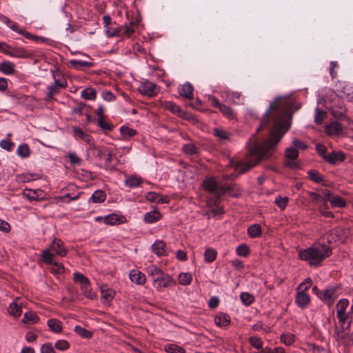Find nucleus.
I'll list each match as a JSON object with an SVG mask.
<instances>
[{"label": "nucleus", "mask_w": 353, "mask_h": 353, "mask_svg": "<svg viewBox=\"0 0 353 353\" xmlns=\"http://www.w3.org/2000/svg\"><path fill=\"white\" fill-rule=\"evenodd\" d=\"M299 104L289 97H277L270 103L269 109L256 129V132L266 127L270 117L274 121V125L270 132V137L261 143H255V134L252 135L250 143L249 153L244 162H240L237 168L240 173H245L255 166L261 160L270 158L276 150L285 132L290 126L293 113L299 109Z\"/></svg>", "instance_id": "nucleus-1"}, {"label": "nucleus", "mask_w": 353, "mask_h": 353, "mask_svg": "<svg viewBox=\"0 0 353 353\" xmlns=\"http://www.w3.org/2000/svg\"><path fill=\"white\" fill-rule=\"evenodd\" d=\"M332 254V247L322 237L310 247V266H320L321 262Z\"/></svg>", "instance_id": "nucleus-2"}, {"label": "nucleus", "mask_w": 353, "mask_h": 353, "mask_svg": "<svg viewBox=\"0 0 353 353\" xmlns=\"http://www.w3.org/2000/svg\"><path fill=\"white\" fill-rule=\"evenodd\" d=\"M146 272L148 276L152 278L153 283L156 285V288L159 291H161L163 288L168 287L173 282L170 276L154 265H149Z\"/></svg>", "instance_id": "nucleus-3"}, {"label": "nucleus", "mask_w": 353, "mask_h": 353, "mask_svg": "<svg viewBox=\"0 0 353 353\" xmlns=\"http://www.w3.org/2000/svg\"><path fill=\"white\" fill-rule=\"evenodd\" d=\"M350 231L345 228H336L324 234L322 240H325L328 245L332 244L339 245L343 243L347 239Z\"/></svg>", "instance_id": "nucleus-4"}, {"label": "nucleus", "mask_w": 353, "mask_h": 353, "mask_svg": "<svg viewBox=\"0 0 353 353\" xmlns=\"http://www.w3.org/2000/svg\"><path fill=\"white\" fill-rule=\"evenodd\" d=\"M332 194L328 190H325L323 192V195L310 192V196H312V199L317 202H323V204L326 205L327 201H330L332 207L343 208L345 206V201L341 196H333Z\"/></svg>", "instance_id": "nucleus-5"}, {"label": "nucleus", "mask_w": 353, "mask_h": 353, "mask_svg": "<svg viewBox=\"0 0 353 353\" xmlns=\"http://www.w3.org/2000/svg\"><path fill=\"white\" fill-rule=\"evenodd\" d=\"M316 150L319 156H321L323 160L330 164L335 165L338 162H343L345 159V154L342 152H334L326 154L327 147L321 143H316L315 145Z\"/></svg>", "instance_id": "nucleus-6"}, {"label": "nucleus", "mask_w": 353, "mask_h": 353, "mask_svg": "<svg viewBox=\"0 0 353 353\" xmlns=\"http://www.w3.org/2000/svg\"><path fill=\"white\" fill-rule=\"evenodd\" d=\"M350 325V322H348L346 327L341 325L340 327L336 326L334 329V338L339 346L342 345L345 348L353 344V336L347 330Z\"/></svg>", "instance_id": "nucleus-7"}, {"label": "nucleus", "mask_w": 353, "mask_h": 353, "mask_svg": "<svg viewBox=\"0 0 353 353\" xmlns=\"http://www.w3.org/2000/svg\"><path fill=\"white\" fill-rule=\"evenodd\" d=\"M308 283L309 278H307L296 289L295 303L301 308L305 307L309 303V294H307L309 286L307 285Z\"/></svg>", "instance_id": "nucleus-8"}, {"label": "nucleus", "mask_w": 353, "mask_h": 353, "mask_svg": "<svg viewBox=\"0 0 353 353\" xmlns=\"http://www.w3.org/2000/svg\"><path fill=\"white\" fill-rule=\"evenodd\" d=\"M92 154L99 160L105 161V166L110 168L112 163V151L106 147H94L92 148Z\"/></svg>", "instance_id": "nucleus-9"}, {"label": "nucleus", "mask_w": 353, "mask_h": 353, "mask_svg": "<svg viewBox=\"0 0 353 353\" xmlns=\"http://www.w3.org/2000/svg\"><path fill=\"white\" fill-rule=\"evenodd\" d=\"M138 90L141 94L149 97H154L158 93L156 84L149 81L142 82Z\"/></svg>", "instance_id": "nucleus-10"}, {"label": "nucleus", "mask_w": 353, "mask_h": 353, "mask_svg": "<svg viewBox=\"0 0 353 353\" xmlns=\"http://www.w3.org/2000/svg\"><path fill=\"white\" fill-rule=\"evenodd\" d=\"M202 186L204 190L214 194L215 195V198H216V194L219 191V186L214 178L211 177L205 179L202 183Z\"/></svg>", "instance_id": "nucleus-11"}, {"label": "nucleus", "mask_w": 353, "mask_h": 353, "mask_svg": "<svg viewBox=\"0 0 353 353\" xmlns=\"http://www.w3.org/2000/svg\"><path fill=\"white\" fill-rule=\"evenodd\" d=\"M317 296L329 305H332L337 298L336 290L334 288L321 292L320 294H317Z\"/></svg>", "instance_id": "nucleus-12"}, {"label": "nucleus", "mask_w": 353, "mask_h": 353, "mask_svg": "<svg viewBox=\"0 0 353 353\" xmlns=\"http://www.w3.org/2000/svg\"><path fill=\"white\" fill-rule=\"evenodd\" d=\"M325 132L331 137L339 136L343 133V127L339 122L334 121L326 125Z\"/></svg>", "instance_id": "nucleus-13"}, {"label": "nucleus", "mask_w": 353, "mask_h": 353, "mask_svg": "<svg viewBox=\"0 0 353 353\" xmlns=\"http://www.w3.org/2000/svg\"><path fill=\"white\" fill-rule=\"evenodd\" d=\"M63 241L59 239H54L50 245V251L55 252L57 255L65 256L67 254V250L63 247Z\"/></svg>", "instance_id": "nucleus-14"}, {"label": "nucleus", "mask_w": 353, "mask_h": 353, "mask_svg": "<svg viewBox=\"0 0 353 353\" xmlns=\"http://www.w3.org/2000/svg\"><path fill=\"white\" fill-rule=\"evenodd\" d=\"M7 54L12 57L25 59L31 58L33 56L32 52L27 51L23 48H12L10 52H7Z\"/></svg>", "instance_id": "nucleus-15"}, {"label": "nucleus", "mask_w": 353, "mask_h": 353, "mask_svg": "<svg viewBox=\"0 0 353 353\" xmlns=\"http://www.w3.org/2000/svg\"><path fill=\"white\" fill-rule=\"evenodd\" d=\"M132 282L137 285H143L146 281L145 274L138 270H132L129 274Z\"/></svg>", "instance_id": "nucleus-16"}, {"label": "nucleus", "mask_w": 353, "mask_h": 353, "mask_svg": "<svg viewBox=\"0 0 353 353\" xmlns=\"http://www.w3.org/2000/svg\"><path fill=\"white\" fill-rule=\"evenodd\" d=\"M193 90L194 88L191 83L187 82L182 85L179 88V93L181 97H183L188 99H193Z\"/></svg>", "instance_id": "nucleus-17"}, {"label": "nucleus", "mask_w": 353, "mask_h": 353, "mask_svg": "<svg viewBox=\"0 0 353 353\" xmlns=\"http://www.w3.org/2000/svg\"><path fill=\"white\" fill-rule=\"evenodd\" d=\"M71 66L77 70H83L84 68H90L94 65L92 61L72 59L70 61Z\"/></svg>", "instance_id": "nucleus-18"}, {"label": "nucleus", "mask_w": 353, "mask_h": 353, "mask_svg": "<svg viewBox=\"0 0 353 353\" xmlns=\"http://www.w3.org/2000/svg\"><path fill=\"white\" fill-rule=\"evenodd\" d=\"M73 134L76 139H79L86 142L87 143H90L92 141V137L90 134L85 132L82 129L78 127H73Z\"/></svg>", "instance_id": "nucleus-19"}, {"label": "nucleus", "mask_w": 353, "mask_h": 353, "mask_svg": "<svg viewBox=\"0 0 353 353\" xmlns=\"http://www.w3.org/2000/svg\"><path fill=\"white\" fill-rule=\"evenodd\" d=\"M15 65L11 61H3L0 63V72L5 74H14L16 73Z\"/></svg>", "instance_id": "nucleus-20"}, {"label": "nucleus", "mask_w": 353, "mask_h": 353, "mask_svg": "<svg viewBox=\"0 0 353 353\" xmlns=\"http://www.w3.org/2000/svg\"><path fill=\"white\" fill-rule=\"evenodd\" d=\"M161 218V214L158 210H152L144 216V221L148 223H153Z\"/></svg>", "instance_id": "nucleus-21"}, {"label": "nucleus", "mask_w": 353, "mask_h": 353, "mask_svg": "<svg viewBox=\"0 0 353 353\" xmlns=\"http://www.w3.org/2000/svg\"><path fill=\"white\" fill-rule=\"evenodd\" d=\"M233 186L232 185H225V186H220L219 191L216 194V198L214 199L213 204L214 205L219 207V203L221 201V196L225 193V192H230L232 191Z\"/></svg>", "instance_id": "nucleus-22"}, {"label": "nucleus", "mask_w": 353, "mask_h": 353, "mask_svg": "<svg viewBox=\"0 0 353 353\" xmlns=\"http://www.w3.org/2000/svg\"><path fill=\"white\" fill-rule=\"evenodd\" d=\"M39 321V317L32 311L26 312L22 319V322L25 324H33L37 323Z\"/></svg>", "instance_id": "nucleus-23"}, {"label": "nucleus", "mask_w": 353, "mask_h": 353, "mask_svg": "<svg viewBox=\"0 0 353 353\" xmlns=\"http://www.w3.org/2000/svg\"><path fill=\"white\" fill-rule=\"evenodd\" d=\"M161 105L164 109L170 111L173 114L181 112V109L175 103L170 101H164L161 103Z\"/></svg>", "instance_id": "nucleus-24"}, {"label": "nucleus", "mask_w": 353, "mask_h": 353, "mask_svg": "<svg viewBox=\"0 0 353 353\" xmlns=\"http://www.w3.org/2000/svg\"><path fill=\"white\" fill-rule=\"evenodd\" d=\"M47 324L53 332L59 333L62 331V323L58 319H50L48 321Z\"/></svg>", "instance_id": "nucleus-25"}, {"label": "nucleus", "mask_w": 353, "mask_h": 353, "mask_svg": "<svg viewBox=\"0 0 353 353\" xmlns=\"http://www.w3.org/2000/svg\"><path fill=\"white\" fill-rule=\"evenodd\" d=\"M106 194L101 190H97L92 194L90 200L94 203H101L105 201Z\"/></svg>", "instance_id": "nucleus-26"}, {"label": "nucleus", "mask_w": 353, "mask_h": 353, "mask_svg": "<svg viewBox=\"0 0 353 353\" xmlns=\"http://www.w3.org/2000/svg\"><path fill=\"white\" fill-rule=\"evenodd\" d=\"M101 299L103 303H109L112 300L114 296L115 292L110 288H105V287H102L101 289Z\"/></svg>", "instance_id": "nucleus-27"}, {"label": "nucleus", "mask_w": 353, "mask_h": 353, "mask_svg": "<svg viewBox=\"0 0 353 353\" xmlns=\"http://www.w3.org/2000/svg\"><path fill=\"white\" fill-rule=\"evenodd\" d=\"M8 311L10 315L17 318L21 315L22 307L16 301H14L10 304Z\"/></svg>", "instance_id": "nucleus-28"}, {"label": "nucleus", "mask_w": 353, "mask_h": 353, "mask_svg": "<svg viewBox=\"0 0 353 353\" xmlns=\"http://www.w3.org/2000/svg\"><path fill=\"white\" fill-rule=\"evenodd\" d=\"M214 321L216 325L219 327H225L230 322V316L225 314H219L215 316Z\"/></svg>", "instance_id": "nucleus-29"}, {"label": "nucleus", "mask_w": 353, "mask_h": 353, "mask_svg": "<svg viewBox=\"0 0 353 353\" xmlns=\"http://www.w3.org/2000/svg\"><path fill=\"white\" fill-rule=\"evenodd\" d=\"M142 179L137 176H130L125 181V185L130 188H137L141 185L142 183Z\"/></svg>", "instance_id": "nucleus-30"}, {"label": "nucleus", "mask_w": 353, "mask_h": 353, "mask_svg": "<svg viewBox=\"0 0 353 353\" xmlns=\"http://www.w3.org/2000/svg\"><path fill=\"white\" fill-rule=\"evenodd\" d=\"M165 244L162 241H157L152 245V251L157 256H163L165 254Z\"/></svg>", "instance_id": "nucleus-31"}, {"label": "nucleus", "mask_w": 353, "mask_h": 353, "mask_svg": "<svg viewBox=\"0 0 353 353\" xmlns=\"http://www.w3.org/2000/svg\"><path fill=\"white\" fill-rule=\"evenodd\" d=\"M103 21L104 26L105 28V32H106V34L108 35V37H112L116 36L118 34V31L114 30H112L109 28V25L111 23V17L109 15H104L103 17Z\"/></svg>", "instance_id": "nucleus-32"}, {"label": "nucleus", "mask_w": 353, "mask_h": 353, "mask_svg": "<svg viewBox=\"0 0 353 353\" xmlns=\"http://www.w3.org/2000/svg\"><path fill=\"white\" fill-rule=\"evenodd\" d=\"M261 233V227L259 224H253L248 228V234L251 238L259 237Z\"/></svg>", "instance_id": "nucleus-33"}, {"label": "nucleus", "mask_w": 353, "mask_h": 353, "mask_svg": "<svg viewBox=\"0 0 353 353\" xmlns=\"http://www.w3.org/2000/svg\"><path fill=\"white\" fill-rule=\"evenodd\" d=\"M213 134L221 141L228 140L231 137V133L222 128H214Z\"/></svg>", "instance_id": "nucleus-34"}, {"label": "nucleus", "mask_w": 353, "mask_h": 353, "mask_svg": "<svg viewBox=\"0 0 353 353\" xmlns=\"http://www.w3.org/2000/svg\"><path fill=\"white\" fill-rule=\"evenodd\" d=\"M61 88L52 84L47 88L46 99L48 101L54 100V97L59 93Z\"/></svg>", "instance_id": "nucleus-35"}, {"label": "nucleus", "mask_w": 353, "mask_h": 353, "mask_svg": "<svg viewBox=\"0 0 353 353\" xmlns=\"http://www.w3.org/2000/svg\"><path fill=\"white\" fill-rule=\"evenodd\" d=\"M17 154L21 158L29 157L30 150L28 145L27 143L19 145L17 149Z\"/></svg>", "instance_id": "nucleus-36"}, {"label": "nucleus", "mask_w": 353, "mask_h": 353, "mask_svg": "<svg viewBox=\"0 0 353 353\" xmlns=\"http://www.w3.org/2000/svg\"><path fill=\"white\" fill-rule=\"evenodd\" d=\"M81 290L83 291V294L90 299L92 298V292H91L90 288V282L88 279L85 280V281H83L82 283H79Z\"/></svg>", "instance_id": "nucleus-37"}, {"label": "nucleus", "mask_w": 353, "mask_h": 353, "mask_svg": "<svg viewBox=\"0 0 353 353\" xmlns=\"http://www.w3.org/2000/svg\"><path fill=\"white\" fill-rule=\"evenodd\" d=\"M327 117V113L323 110H321L320 108L316 109V113L314 116V122L320 125L321 124L324 119H326Z\"/></svg>", "instance_id": "nucleus-38"}, {"label": "nucleus", "mask_w": 353, "mask_h": 353, "mask_svg": "<svg viewBox=\"0 0 353 353\" xmlns=\"http://www.w3.org/2000/svg\"><path fill=\"white\" fill-rule=\"evenodd\" d=\"M97 92L94 88H88L81 91V97L87 100H92L96 98Z\"/></svg>", "instance_id": "nucleus-39"}, {"label": "nucleus", "mask_w": 353, "mask_h": 353, "mask_svg": "<svg viewBox=\"0 0 353 353\" xmlns=\"http://www.w3.org/2000/svg\"><path fill=\"white\" fill-rule=\"evenodd\" d=\"M74 332L77 334L85 339H90L92 336V332L86 330L85 328L80 325H76L74 327Z\"/></svg>", "instance_id": "nucleus-40"}, {"label": "nucleus", "mask_w": 353, "mask_h": 353, "mask_svg": "<svg viewBox=\"0 0 353 353\" xmlns=\"http://www.w3.org/2000/svg\"><path fill=\"white\" fill-rule=\"evenodd\" d=\"M54 255L50 253V249H46L42 252L41 257L43 263L51 265L53 263Z\"/></svg>", "instance_id": "nucleus-41"}, {"label": "nucleus", "mask_w": 353, "mask_h": 353, "mask_svg": "<svg viewBox=\"0 0 353 353\" xmlns=\"http://www.w3.org/2000/svg\"><path fill=\"white\" fill-rule=\"evenodd\" d=\"M120 132H121L122 137L124 139L131 138L137 134V132L135 130H134L132 128H130L129 127H127V126H122L120 128Z\"/></svg>", "instance_id": "nucleus-42"}, {"label": "nucleus", "mask_w": 353, "mask_h": 353, "mask_svg": "<svg viewBox=\"0 0 353 353\" xmlns=\"http://www.w3.org/2000/svg\"><path fill=\"white\" fill-rule=\"evenodd\" d=\"M242 303L245 305H250L254 301V296L248 292H242L240 294Z\"/></svg>", "instance_id": "nucleus-43"}, {"label": "nucleus", "mask_w": 353, "mask_h": 353, "mask_svg": "<svg viewBox=\"0 0 353 353\" xmlns=\"http://www.w3.org/2000/svg\"><path fill=\"white\" fill-rule=\"evenodd\" d=\"M216 255L217 253L215 250L208 248L204 253L205 261L208 263H212L216 259Z\"/></svg>", "instance_id": "nucleus-44"}, {"label": "nucleus", "mask_w": 353, "mask_h": 353, "mask_svg": "<svg viewBox=\"0 0 353 353\" xmlns=\"http://www.w3.org/2000/svg\"><path fill=\"white\" fill-rule=\"evenodd\" d=\"M192 280V274L188 272L181 273L179 276V283L183 285H189L191 283Z\"/></svg>", "instance_id": "nucleus-45"}, {"label": "nucleus", "mask_w": 353, "mask_h": 353, "mask_svg": "<svg viewBox=\"0 0 353 353\" xmlns=\"http://www.w3.org/2000/svg\"><path fill=\"white\" fill-rule=\"evenodd\" d=\"M53 78H54V83L53 85L59 87V88H65L67 87V81L65 78H57V74L55 71H52Z\"/></svg>", "instance_id": "nucleus-46"}, {"label": "nucleus", "mask_w": 353, "mask_h": 353, "mask_svg": "<svg viewBox=\"0 0 353 353\" xmlns=\"http://www.w3.org/2000/svg\"><path fill=\"white\" fill-rule=\"evenodd\" d=\"M310 181H312L317 183H323L324 180V176L321 174H320L318 171L312 170L310 173Z\"/></svg>", "instance_id": "nucleus-47"}, {"label": "nucleus", "mask_w": 353, "mask_h": 353, "mask_svg": "<svg viewBox=\"0 0 353 353\" xmlns=\"http://www.w3.org/2000/svg\"><path fill=\"white\" fill-rule=\"evenodd\" d=\"M17 32L23 35L25 38L28 39L33 40L35 41L44 40L41 37L32 35L31 33L26 32V30L21 29L20 28H19Z\"/></svg>", "instance_id": "nucleus-48"}, {"label": "nucleus", "mask_w": 353, "mask_h": 353, "mask_svg": "<svg viewBox=\"0 0 353 353\" xmlns=\"http://www.w3.org/2000/svg\"><path fill=\"white\" fill-rule=\"evenodd\" d=\"M165 350L168 353H185V350L176 344H168L165 346Z\"/></svg>", "instance_id": "nucleus-49"}, {"label": "nucleus", "mask_w": 353, "mask_h": 353, "mask_svg": "<svg viewBox=\"0 0 353 353\" xmlns=\"http://www.w3.org/2000/svg\"><path fill=\"white\" fill-rule=\"evenodd\" d=\"M183 151L188 155H193L198 152L197 148L192 143L183 145Z\"/></svg>", "instance_id": "nucleus-50"}, {"label": "nucleus", "mask_w": 353, "mask_h": 353, "mask_svg": "<svg viewBox=\"0 0 353 353\" xmlns=\"http://www.w3.org/2000/svg\"><path fill=\"white\" fill-rule=\"evenodd\" d=\"M299 157L298 150L294 147L286 148L285 152V159H297Z\"/></svg>", "instance_id": "nucleus-51"}, {"label": "nucleus", "mask_w": 353, "mask_h": 353, "mask_svg": "<svg viewBox=\"0 0 353 353\" xmlns=\"http://www.w3.org/2000/svg\"><path fill=\"white\" fill-rule=\"evenodd\" d=\"M280 339L281 341L286 345H290L294 342V335L290 333L281 334Z\"/></svg>", "instance_id": "nucleus-52"}, {"label": "nucleus", "mask_w": 353, "mask_h": 353, "mask_svg": "<svg viewBox=\"0 0 353 353\" xmlns=\"http://www.w3.org/2000/svg\"><path fill=\"white\" fill-rule=\"evenodd\" d=\"M284 165L292 170H295L299 168V161L297 159H285Z\"/></svg>", "instance_id": "nucleus-53"}, {"label": "nucleus", "mask_w": 353, "mask_h": 353, "mask_svg": "<svg viewBox=\"0 0 353 353\" xmlns=\"http://www.w3.org/2000/svg\"><path fill=\"white\" fill-rule=\"evenodd\" d=\"M219 110L225 117L230 119H232L234 117V111L230 107L223 104Z\"/></svg>", "instance_id": "nucleus-54"}, {"label": "nucleus", "mask_w": 353, "mask_h": 353, "mask_svg": "<svg viewBox=\"0 0 353 353\" xmlns=\"http://www.w3.org/2000/svg\"><path fill=\"white\" fill-rule=\"evenodd\" d=\"M236 252L239 256H247L250 253V249L246 244L242 243L236 248Z\"/></svg>", "instance_id": "nucleus-55"}, {"label": "nucleus", "mask_w": 353, "mask_h": 353, "mask_svg": "<svg viewBox=\"0 0 353 353\" xmlns=\"http://www.w3.org/2000/svg\"><path fill=\"white\" fill-rule=\"evenodd\" d=\"M249 343L252 347H255L257 350L262 349L263 341L261 340L260 338L257 336H251L249 339Z\"/></svg>", "instance_id": "nucleus-56"}, {"label": "nucleus", "mask_w": 353, "mask_h": 353, "mask_svg": "<svg viewBox=\"0 0 353 353\" xmlns=\"http://www.w3.org/2000/svg\"><path fill=\"white\" fill-rule=\"evenodd\" d=\"M103 221L108 225H114L119 221V216L116 214H111L104 216Z\"/></svg>", "instance_id": "nucleus-57"}, {"label": "nucleus", "mask_w": 353, "mask_h": 353, "mask_svg": "<svg viewBox=\"0 0 353 353\" xmlns=\"http://www.w3.org/2000/svg\"><path fill=\"white\" fill-rule=\"evenodd\" d=\"M1 21L6 24L10 29H12L14 32H17L19 27L17 26L16 23L12 21L9 18L6 16H3L1 19Z\"/></svg>", "instance_id": "nucleus-58"}, {"label": "nucleus", "mask_w": 353, "mask_h": 353, "mask_svg": "<svg viewBox=\"0 0 353 353\" xmlns=\"http://www.w3.org/2000/svg\"><path fill=\"white\" fill-rule=\"evenodd\" d=\"M252 330L256 332L263 331V333H268L270 331V327L262 323V322H257L252 326Z\"/></svg>", "instance_id": "nucleus-59"}, {"label": "nucleus", "mask_w": 353, "mask_h": 353, "mask_svg": "<svg viewBox=\"0 0 353 353\" xmlns=\"http://www.w3.org/2000/svg\"><path fill=\"white\" fill-rule=\"evenodd\" d=\"M54 347L59 350L65 351L70 347V343L66 340H59L55 343Z\"/></svg>", "instance_id": "nucleus-60"}, {"label": "nucleus", "mask_w": 353, "mask_h": 353, "mask_svg": "<svg viewBox=\"0 0 353 353\" xmlns=\"http://www.w3.org/2000/svg\"><path fill=\"white\" fill-rule=\"evenodd\" d=\"M23 195L27 197L30 201L38 200V196L36 190L26 189L23 191Z\"/></svg>", "instance_id": "nucleus-61"}, {"label": "nucleus", "mask_w": 353, "mask_h": 353, "mask_svg": "<svg viewBox=\"0 0 353 353\" xmlns=\"http://www.w3.org/2000/svg\"><path fill=\"white\" fill-rule=\"evenodd\" d=\"M288 197H281V196H277L275 199V203L280 208L281 210H283L288 204Z\"/></svg>", "instance_id": "nucleus-62"}, {"label": "nucleus", "mask_w": 353, "mask_h": 353, "mask_svg": "<svg viewBox=\"0 0 353 353\" xmlns=\"http://www.w3.org/2000/svg\"><path fill=\"white\" fill-rule=\"evenodd\" d=\"M50 265L52 266L50 272L54 274H61L64 271V267L59 263L54 261Z\"/></svg>", "instance_id": "nucleus-63"}, {"label": "nucleus", "mask_w": 353, "mask_h": 353, "mask_svg": "<svg viewBox=\"0 0 353 353\" xmlns=\"http://www.w3.org/2000/svg\"><path fill=\"white\" fill-rule=\"evenodd\" d=\"M0 146L7 151H11L14 147V143L9 138L0 141Z\"/></svg>", "instance_id": "nucleus-64"}]
</instances>
